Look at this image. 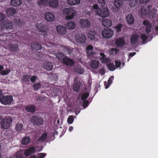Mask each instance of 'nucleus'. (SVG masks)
I'll use <instances>...</instances> for the list:
<instances>
[{
  "label": "nucleus",
  "instance_id": "14",
  "mask_svg": "<svg viewBox=\"0 0 158 158\" xmlns=\"http://www.w3.org/2000/svg\"><path fill=\"white\" fill-rule=\"evenodd\" d=\"M115 7L113 8V10L114 12L118 11L122 5V2L121 0H115L114 2Z\"/></svg>",
  "mask_w": 158,
  "mask_h": 158
},
{
  "label": "nucleus",
  "instance_id": "37",
  "mask_svg": "<svg viewBox=\"0 0 158 158\" xmlns=\"http://www.w3.org/2000/svg\"><path fill=\"white\" fill-rule=\"evenodd\" d=\"M48 134L46 132L43 133L42 134L41 136L39 138L38 140V141H44L47 138Z\"/></svg>",
  "mask_w": 158,
  "mask_h": 158
},
{
  "label": "nucleus",
  "instance_id": "48",
  "mask_svg": "<svg viewBox=\"0 0 158 158\" xmlns=\"http://www.w3.org/2000/svg\"><path fill=\"white\" fill-rule=\"evenodd\" d=\"M152 27V24L150 23L147 26L146 28L145 31L147 33H149L151 31Z\"/></svg>",
  "mask_w": 158,
  "mask_h": 158
},
{
  "label": "nucleus",
  "instance_id": "62",
  "mask_svg": "<svg viewBox=\"0 0 158 158\" xmlns=\"http://www.w3.org/2000/svg\"><path fill=\"white\" fill-rule=\"evenodd\" d=\"M143 24L145 25H148L149 24V22L148 20H145L143 21Z\"/></svg>",
  "mask_w": 158,
  "mask_h": 158
},
{
  "label": "nucleus",
  "instance_id": "53",
  "mask_svg": "<svg viewBox=\"0 0 158 158\" xmlns=\"http://www.w3.org/2000/svg\"><path fill=\"white\" fill-rule=\"evenodd\" d=\"M114 63L115 64V67L119 68L120 67L121 64V62L120 61L116 60L115 61Z\"/></svg>",
  "mask_w": 158,
  "mask_h": 158
},
{
  "label": "nucleus",
  "instance_id": "27",
  "mask_svg": "<svg viewBox=\"0 0 158 158\" xmlns=\"http://www.w3.org/2000/svg\"><path fill=\"white\" fill-rule=\"evenodd\" d=\"M66 26L67 29L72 30L75 28V24L74 22L70 21L66 24Z\"/></svg>",
  "mask_w": 158,
  "mask_h": 158
},
{
  "label": "nucleus",
  "instance_id": "50",
  "mask_svg": "<svg viewBox=\"0 0 158 158\" xmlns=\"http://www.w3.org/2000/svg\"><path fill=\"white\" fill-rule=\"evenodd\" d=\"M95 53L94 52L92 51H87L86 52L87 56H89L90 57H93Z\"/></svg>",
  "mask_w": 158,
  "mask_h": 158
},
{
  "label": "nucleus",
  "instance_id": "30",
  "mask_svg": "<svg viewBox=\"0 0 158 158\" xmlns=\"http://www.w3.org/2000/svg\"><path fill=\"white\" fill-rule=\"evenodd\" d=\"M96 34L94 31H89L88 33V37L89 39L94 40L95 38Z\"/></svg>",
  "mask_w": 158,
  "mask_h": 158
},
{
  "label": "nucleus",
  "instance_id": "40",
  "mask_svg": "<svg viewBox=\"0 0 158 158\" xmlns=\"http://www.w3.org/2000/svg\"><path fill=\"white\" fill-rule=\"evenodd\" d=\"M114 79V76H111L110 77L108 80V83L106 85V89L108 88L110 85L112 83V81Z\"/></svg>",
  "mask_w": 158,
  "mask_h": 158
},
{
  "label": "nucleus",
  "instance_id": "22",
  "mask_svg": "<svg viewBox=\"0 0 158 158\" xmlns=\"http://www.w3.org/2000/svg\"><path fill=\"white\" fill-rule=\"evenodd\" d=\"M9 48L10 51L15 52L17 51L18 46L17 44L10 43L9 44Z\"/></svg>",
  "mask_w": 158,
  "mask_h": 158
},
{
  "label": "nucleus",
  "instance_id": "64",
  "mask_svg": "<svg viewBox=\"0 0 158 158\" xmlns=\"http://www.w3.org/2000/svg\"><path fill=\"white\" fill-rule=\"evenodd\" d=\"M136 54V52H133L130 53L129 54V56L130 57H132L134 56Z\"/></svg>",
  "mask_w": 158,
  "mask_h": 158
},
{
  "label": "nucleus",
  "instance_id": "42",
  "mask_svg": "<svg viewBox=\"0 0 158 158\" xmlns=\"http://www.w3.org/2000/svg\"><path fill=\"white\" fill-rule=\"evenodd\" d=\"M89 94L87 92H85L81 96V99L83 100H85L89 96Z\"/></svg>",
  "mask_w": 158,
  "mask_h": 158
},
{
  "label": "nucleus",
  "instance_id": "41",
  "mask_svg": "<svg viewBox=\"0 0 158 158\" xmlns=\"http://www.w3.org/2000/svg\"><path fill=\"white\" fill-rule=\"evenodd\" d=\"M108 67L109 70L112 71L115 69L114 64L113 63H110L108 64Z\"/></svg>",
  "mask_w": 158,
  "mask_h": 158
},
{
  "label": "nucleus",
  "instance_id": "32",
  "mask_svg": "<svg viewBox=\"0 0 158 158\" xmlns=\"http://www.w3.org/2000/svg\"><path fill=\"white\" fill-rule=\"evenodd\" d=\"M31 47L32 49L36 50H40L41 49V45L37 43H32Z\"/></svg>",
  "mask_w": 158,
  "mask_h": 158
},
{
  "label": "nucleus",
  "instance_id": "36",
  "mask_svg": "<svg viewBox=\"0 0 158 158\" xmlns=\"http://www.w3.org/2000/svg\"><path fill=\"white\" fill-rule=\"evenodd\" d=\"M41 86V84L40 82L36 83L33 85V87L34 88V90L35 91H37L40 89Z\"/></svg>",
  "mask_w": 158,
  "mask_h": 158
},
{
  "label": "nucleus",
  "instance_id": "57",
  "mask_svg": "<svg viewBox=\"0 0 158 158\" xmlns=\"http://www.w3.org/2000/svg\"><path fill=\"white\" fill-rule=\"evenodd\" d=\"M37 77L35 75H33L30 78V80L31 82L34 83Z\"/></svg>",
  "mask_w": 158,
  "mask_h": 158
},
{
  "label": "nucleus",
  "instance_id": "19",
  "mask_svg": "<svg viewBox=\"0 0 158 158\" xmlns=\"http://www.w3.org/2000/svg\"><path fill=\"white\" fill-rule=\"evenodd\" d=\"M139 36L138 34H135L132 35L131 38V43L132 44H135L138 41Z\"/></svg>",
  "mask_w": 158,
  "mask_h": 158
},
{
  "label": "nucleus",
  "instance_id": "43",
  "mask_svg": "<svg viewBox=\"0 0 158 158\" xmlns=\"http://www.w3.org/2000/svg\"><path fill=\"white\" fill-rule=\"evenodd\" d=\"M74 120V118L73 115L69 116L67 119V122L69 124L73 123Z\"/></svg>",
  "mask_w": 158,
  "mask_h": 158
},
{
  "label": "nucleus",
  "instance_id": "5",
  "mask_svg": "<svg viewBox=\"0 0 158 158\" xmlns=\"http://www.w3.org/2000/svg\"><path fill=\"white\" fill-rule=\"evenodd\" d=\"M102 34L103 37L109 38L113 35L114 31L110 28H105L102 31Z\"/></svg>",
  "mask_w": 158,
  "mask_h": 158
},
{
  "label": "nucleus",
  "instance_id": "61",
  "mask_svg": "<svg viewBox=\"0 0 158 158\" xmlns=\"http://www.w3.org/2000/svg\"><path fill=\"white\" fill-rule=\"evenodd\" d=\"M145 7H148L149 8H147V11H148V14H150V12L151 11V8H152V6H150V5H149L148 6L146 7V6Z\"/></svg>",
  "mask_w": 158,
  "mask_h": 158
},
{
  "label": "nucleus",
  "instance_id": "34",
  "mask_svg": "<svg viewBox=\"0 0 158 158\" xmlns=\"http://www.w3.org/2000/svg\"><path fill=\"white\" fill-rule=\"evenodd\" d=\"M67 1L69 4L74 5L79 4L80 0H67Z\"/></svg>",
  "mask_w": 158,
  "mask_h": 158
},
{
  "label": "nucleus",
  "instance_id": "52",
  "mask_svg": "<svg viewBox=\"0 0 158 158\" xmlns=\"http://www.w3.org/2000/svg\"><path fill=\"white\" fill-rule=\"evenodd\" d=\"M98 1L101 7H103L106 3L105 0H98Z\"/></svg>",
  "mask_w": 158,
  "mask_h": 158
},
{
  "label": "nucleus",
  "instance_id": "44",
  "mask_svg": "<svg viewBox=\"0 0 158 158\" xmlns=\"http://www.w3.org/2000/svg\"><path fill=\"white\" fill-rule=\"evenodd\" d=\"M122 27V24L119 23L114 27V29L116 30L117 32H119L121 31Z\"/></svg>",
  "mask_w": 158,
  "mask_h": 158
},
{
  "label": "nucleus",
  "instance_id": "15",
  "mask_svg": "<svg viewBox=\"0 0 158 158\" xmlns=\"http://www.w3.org/2000/svg\"><path fill=\"white\" fill-rule=\"evenodd\" d=\"M56 29L58 33L59 34L64 35L66 32L67 31L65 28L62 25L57 26Z\"/></svg>",
  "mask_w": 158,
  "mask_h": 158
},
{
  "label": "nucleus",
  "instance_id": "59",
  "mask_svg": "<svg viewBox=\"0 0 158 158\" xmlns=\"http://www.w3.org/2000/svg\"><path fill=\"white\" fill-rule=\"evenodd\" d=\"M150 0H139L140 3L143 4H146Z\"/></svg>",
  "mask_w": 158,
  "mask_h": 158
},
{
  "label": "nucleus",
  "instance_id": "26",
  "mask_svg": "<svg viewBox=\"0 0 158 158\" xmlns=\"http://www.w3.org/2000/svg\"><path fill=\"white\" fill-rule=\"evenodd\" d=\"M49 6L53 8H56L57 7L58 2V0H49L48 2Z\"/></svg>",
  "mask_w": 158,
  "mask_h": 158
},
{
  "label": "nucleus",
  "instance_id": "24",
  "mask_svg": "<svg viewBox=\"0 0 158 158\" xmlns=\"http://www.w3.org/2000/svg\"><path fill=\"white\" fill-rule=\"evenodd\" d=\"M44 68L48 70H51L53 68V65L52 62H46L44 64Z\"/></svg>",
  "mask_w": 158,
  "mask_h": 158
},
{
  "label": "nucleus",
  "instance_id": "20",
  "mask_svg": "<svg viewBox=\"0 0 158 158\" xmlns=\"http://www.w3.org/2000/svg\"><path fill=\"white\" fill-rule=\"evenodd\" d=\"M127 22L128 24H132L134 22V18L132 14H129L126 17Z\"/></svg>",
  "mask_w": 158,
  "mask_h": 158
},
{
  "label": "nucleus",
  "instance_id": "23",
  "mask_svg": "<svg viewBox=\"0 0 158 158\" xmlns=\"http://www.w3.org/2000/svg\"><path fill=\"white\" fill-rule=\"evenodd\" d=\"M102 23L104 27H108L111 26L112 23L111 20L106 19L102 21Z\"/></svg>",
  "mask_w": 158,
  "mask_h": 158
},
{
  "label": "nucleus",
  "instance_id": "47",
  "mask_svg": "<svg viewBox=\"0 0 158 158\" xmlns=\"http://www.w3.org/2000/svg\"><path fill=\"white\" fill-rule=\"evenodd\" d=\"M23 127V125L22 123H18L16 126V129L17 131L21 130Z\"/></svg>",
  "mask_w": 158,
  "mask_h": 158
},
{
  "label": "nucleus",
  "instance_id": "49",
  "mask_svg": "<svg viewBox=\"0 0 158 158\" xmlns=\"http://www.w3.org/2000/svg\"><path fill=\"white\" fill-rule=\"evenodd\" d=\"M10 72V69H7L2 72L1 71V74L2 75H6L8 74Z\"/></svg>",
  "mask_w": 158,
  "mask_h": 158
},
{
  "label": "nucleus",
  "instance_id": "56",
  "mask_svg": "<svg viewBox=\"0 0 158 158\" xmlns=\"http://www.w3.org/2000/svg\"><path fill=\"white\" fill-rule=\"evenodd\" d=\"M45 156V154L44 153H39L37 155L38 158H44Z\"/></svg>",
  "mask_w": 158,
  "mask_h": 158
},
{
  "label": "nucleus",
  "instance_id": "45",
  "mask_svg": "<svg viewBox=\"0 0 158 158\" xmlns=\"http://www.w3.org/2000/svg\"><path fill=\"white\" fill-rule=\"evenodd\" d=\"M148 38V37L145 34H141V38L144 43H146V40Z\"/></svg>",
  "mask_w": 158,
  "mask_h": 158
},
{
  "label": "nucleus",
  "instance_id": "8",
  "mask_svg": "<svg viewBox=\"0 0 158 158\" xmlns=\"http://www.w3.org/2000/svg\"><path fill=\"white\" fill-rule=\"evenodd\" d=\"M12 122L11 118L10 117H6L3 122L1 124V127L4 129H8L10 127V125Z\"/></svg>",
  "mask_w": 158,
  "mask_h": 158
},
{
  "label": "nucleus",
  "instance_id": "51",
  "mask_svg": "<svg viewBox=\"0 0 158 158\" xmlns=\"http://www.w3.org/2000/svg\"><path fill=\"white\" fill-rule=\"evenodd\" d=\"M64 55L63 53L61 52H58L56 54V56L57 58L59 60H60L62 59L63 56Z\"/></svg>",
  "mask_w": 158,
  "mask_h": 158
},
{
  "label": "nucleus",
  "instance_id": "21",
  "mask_svg": "<svg viewBox=\"0 0 158 158\" xmlns=\"http://www.w3.org/2000/svg\"><path fill=\"white\" fill-rule=\"evenodd\" d=\"M61 48L63 51L66 52L69 54H70L74 49L73 48L69 46H63Z\"/></svg>",
  "mask_w": 158,
  "mask_h": 158
},
{
  "label": "nucleus",
  "instance_id": "3",
  "mask_svg": "<svg viewBox=\"0 0 158 158\" xmlns=\"http://www.w3.org/2000/svg\"><path fill=\"white\" fill-rule=\"evenodd\" d=\"M31 121L34 125L40 126L42 125L44 122L43 118L38 115L32 116L31 118Z\"/></svg>",
  "mask_w": 158,
  "mask_h": 158
},
{
  "label": "nucleus",
  "instance_id": "35",
  "mask_svg": "<svg viewBox=\"0 0 158 158\" xmlns=\"http://www.w3.org/2000/svg\"><path fill=\"white\" fill-rule=\"evenodd\" d=\"M37 3L40 6L41 5L46 6L48 5V0H38Z\"/></svg>",
  "mask_w": 158,
  "mask_h": 158
},
{
  "label": "nucleus",
  "instance_id": "25",
  "mask_svg": "<svg viewBox=\"0 0 158 158\" xmlns=\"http://www.w3.org/2000/svg\"><path fill=\"white\" fill-rule=\"evenodd\" d=\"M100 55L101 56L100 58V60L102 63H106L109 62L110 59L107 58L106 57V56L104 53L101 52L100 54Z\"/></svg>",
  "mask_w": 158,
  "mask_h": 158
},
{
  "label": "nucleus",
  "instance_id": "18",
  "mask_svg": "<svg viewBox=\"0 0 158 158\" xmlns=\"http://www.w3.org/2000/svg\"><path fill=\"white\" fill-rule=\"evenodd\" d=\"M115 44L117 47H123L125 45L124 40L122 38H120L117 40Z\"/></svg>",
  "mask_w": 158,
  "mask_h": 158
},
{
  "label": "nucleus",
  "instance_id": "46",
  "mask_svg": "<svg viewBox=\"0 0 158 158\" xmlns=\"http://www.w3.org/2000/svg\"><path fill=\"white\" fill-rule=\"evenodd\" d=\"M129 4L131 7L135 6L137 3L138 0H130Z\"/></svg>",
  "mask_w": 158,
  "mask_h": 158
},
{
  "label": "nucleus",
  "instance_id": "12",
  "mask_svg": "<svg viewBox=\"0 0 158 158\" xmlns=\"http://www.w3.org/2000/svg\"><path fill=\"white\" fill-rule=\"evenodd\" d=\"M45 19L48 22H52L55 19V17L53 14L50 12H47L45 14Z\"/></svg>",
  "mask_w": 158,
  "mask_h": 158
},
{
  "label": "nucleus",
  "instance_id": "54",
  "mask_svg": "<svg viewBox=\"0 0 158 158\" xmlns=\"http://www.w3.org/2000/svg\"><path fill=\"white\" fill-rule=\"evenodd\" d=\"M83 105L84 108L87 107L88 105L89 101L87 100H83Z\"/></svg>",
  "mask_w": 158,
  "mask_h": 158
},
{
  "label": "nucleus",
  "instance_id": "6",
  "mask_svg": "<svg viewBox=\"0 0 158 158\" xmlns=\"http://www.w3.org/2000/svg\"><path fill=\"white\" fill-rule=\"evenodd\" d=\"M13 101V98L11 95L4 96L1 98V103L4 105L10 104Z\"/></svg>",
  "mask_w": 158,
  "mask_h": 158
},
{
  "label": "nucleus",
  "instance_id": "39",
  "mask_svg": "<svg viewBox=\"0 0 158 158\" xmlns=\"http://www.w3.org/2000/svg\"><path fill=\"white\" fill-rule=\"evenodd\" d=\"M148 7H143L141 10V14L142 15H147L148 14V11H147V9L148 8Z\"/></svg>",
  "mask_w": 158,
  "mask_h": 158
},
{
  "label": "nucleus",
  "instance_id": "58",
  "mask_svg": "<svg viewBox=\"0 0 158 158\" xmlns=\"http://www.w3.org/2000/svg\"><path fill=\"white\" fill-rule=\"evenodd\" d=\"M98 6L97 4H94L92 6V9L93 10L95 9L98 10H99V9H98Z\"/></svg>",
  "mask_w": 158,
  "mask_h": 158
},
{
  "label": "nucleus",
  "instance_id": "7",
  "mask_svg": "<svg viewBox=\"0 0 158 158\" xmlns=\"http://www.w3.org/2000/svg\"><path fill=\"white\" fill-rule=\"evenodd\" d=\"M97 15L102 17H108L109 15V10L107 8H102V9H99L97 11Z\"/></svg>",
  "mask_w": 158,
  "mask_h": 158
},
{
  "label": "nucleus",
  "instance_id": "60",
  "mask_svg": "<svg viewBox=\"0 0 158 158\" xmlns=\"http://www.w3.org/2000/svg\"><path fill=\"white\" fill-rule=\"evenodd\" d=\"M111 51L112 52L114 51L115 54H116L119 51V50L118 49H117L116 48H112L111 49Z\"/></svg>",
  "mask_w": 158,
  "mask_h": 158
},
{
  "label": "nucleus",
  "instance_id": "10",
  "mask_svg": "<svg viewBox=\"0 0 158 158\" xmlns=\"http://www.w3.org/2000/svg\"><path fill=\"white\" fill-rule=\"evenodd\" d=\"M62 60L63 63L67 66L71 67L74 64V62L72 59L66 56L63 58Z\"/></svg>",
  "mask_w": 158,
  "mask_h": 158
},
{
  "label": "nucleus",
  "instance_id": "28",
  "mask_svg": "<svg viewBox=\"0 0 158 158\" xmlns=\"http://www.w3.org/2000/svg\"><path fill=\"white\" fill-rule=\"evenodd\" d=\"M31 141L30 138L29 136H26L23 138L21 143L23 145H26L29 143Z\"/></svg>",
  "mask_w": 158,
  "mask_h": 158
},
{
  "label": "nucleus",
  "instance_id": "55",
  "mask_svg": "<svg viewBox=\"0 0 158 158\" xmlns=\"http://www.w3.org/2000/svg\"><path fill=\"white\" fill-rule=\"evenodd\" d=\"M93 49V47L91 45H88L86 48V50L87 51H91Z\"/></svg>",
  "mask_w": 158,
  "mask_h": 158
},
{
  "label": "nucleus",
  "instance_id": "11",
  "mask_svg": "<svg viewBox=\"0 0 158 158\" xmlns=\"http://www.w3.org/2000/svg\"><path fill=\"white\" fill-rule=\"evenodd\" d=\"M80 24L83 28H88L90 25V23L88 20L83 19H80Z\"/></svg>",
  "mask_w": 158,
  "mask_h": 158
},
{
  "label": "nucleus",
  "instance_id": "2",
  "mask_svg": "<svg viewBox=\"0 0 158 158\" xmlns=\"http://www.w3.org/2000/svg\"><path fill=\"white\" fill-rule=\"evenodd\" d=\"M4 15L1 13V27L7 29L11 30L13 29V26L12 23L10 21H5Z\"/></svg>",
  "mask_w": 158,
  "mask_h": 158
},
{
  "label": "nucleus",
  "instance_id": "38",
  "mask_svg": "<svg viewBox=\"0 0 158 158\" xmlns=\"http://www.w3.org/2000/svg\"><path fill=\"white\" fill-rule=\"evenodd\" d=\"M30 75L29 74L24 75L22 77V80L23 81L26 82H29L30 81Z\"/></svg>",
  "mask_w": 158,
  "mask_h": 158
},
{
  "label": "nucleus",
  "instance_id": "9",
  "mask_svg": "<svg viewBox=\"0 0 158 158\" xmlns=\"http://www.w3.org/2000/svg\"><path fill=\"white\" fill-rule=\"evenodd\" d=\"M76 41L79 44H84L86 42V37L83 34H79L77 35L75 38Z\"/></svg>",
  "mask_w": 158,
  "mask_h": 158
},
{
  "label": "nucleus",
  "instance_id": "33",
  "mask_svg": "<svg viewBox=\"0 0 158 158\" xmlns=\"http://www.w3.org/2000/svg\"><path fill=\"white\" fill-rule=\"evenodd\" d=\"M81 84L79 82H76L74 84L73 89L76 92L79 91L80 89Z\"/></svg>",
  "mask_w": 158,
  "mask_h": 158
},
{
  "label": "nucleus",
  "instance_id": "63",
  "mask_svg": "<svg viewBox=\"0 0 158 158\" xmlns=\"http://www.w3.org/2000/svg\"><path fill=\"white\" fill-rule=\"evenodd\" d=\"M99 71L100 73L102 75H104L105 73L104 70L102 69H100Z\"/></svg>",
  "mask_w": 158,
  "mask_h": 158
},
{
  "label": "nucleus",
  "instance_id": "13",
  "mask_svg": "<svg viewBox=\"0 0 158 158\" xmlns=\"http://www.w3.org/2000/svg\"><path fill=\"white\" fill-rule=\"evenodd\" d=\"M25 110L27 112L32 114L35 112L36 108L34 105L30 104L26 106L25 107Z\"/></svg>",
  "mask_w": 158,
  "mask_h": 158
},
{
  "label": "nucleus",
  "instance_id": "29",
  "mask_svg": "<svg viewBox=\"0 0 158 158\" xmlns=\"http://www.w3.org/2000/svg\"><path fill=\"white\" fill-rule=\"evenodd\" d=\"M11 5L14 6H20L21 4V0H11Z\"/></svg>",
  "mask_w": 158,
  "mask_h": 158
},
{
  "label": "nucleus",
  "instance_id": "1",
  "mask_svg": "<svg viewBox=\"0 0 158 158\" xmlns=\"http://www.w3.org/2000/svg\"><path fill=\"white\" fill-rule=\"evenodd\" d=\"M63 15L65 16V18L67 20H70L73 18L76 14V12L72 8H66L63 10Z\"/></svg>",
  "mask_w": 158,
  "mask_h": 158
},
{
  "label": "nucleus",
  "instance_id": "31",
  "mask_svg": "<svg viewBox=\"0 0 158 158\" xmlns=\"http://www.w3.org/2000/svg\"><path fill=\"white\" fill-rule=\"evenodd\" d=\"M99 62L97 60H94L90 62V66L94 69H96L98 67Z\"/></svg>",
  "mask_w": 158,
  "mask_h": 158
},
{
  "label": "nucleus",
  "instance_id": "4",
  "mask_svg": "<svg viewBox=\"0 0 158 158\" xmlns=\"http://www.w3.org/2000/svg\"><path fill=\"white\" fill-rule=\"evenodd\" d=\"M36 28L39 31L42 32V35L45 37L47 35V26L44 23H40L37 24Z\"/></svg>",
  "mask_w": 158,
  "mask_h": 158
},
{
  "label": "nucleus",
  "instance_id": "17",
  "mask_svg": "<svg viewBox=\"0 0 158 158\" xmlns=\"http://www.w3.org/2000/svg\"><path fill=\"white\" fill-rule=\"evenodd\" d=\"M16 9L14 7H10L7 9L6 10V15L8 16H13L16 13Z\"/></svg>",
  "mask_w": 158,
  "mask_h": 158
},
{
  "label": "nucleus",
  "instance_id": "16",
  "mask_svg": "<svg viewBox=\"0 0 158 158\" xmlns=\"http://www.w3.org/2000/svg\"><path fill=\"white\" fill-rule=\"evenodd\" d=\"M35 151V147L32 146L26 149L24 152V154L26 156H27L34 153Z\"/></svg>",
  "mask_w": 158,
  "mask_h": 158
}]
</instances>
